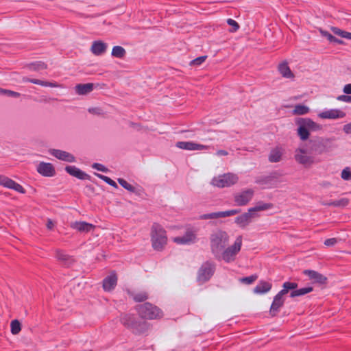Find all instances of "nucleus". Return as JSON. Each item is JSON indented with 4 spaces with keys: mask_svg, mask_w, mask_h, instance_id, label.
<instances>
[{
    "mask_svg": "<svg viewBox=\"0 0 351 351\" xmlns=\"http://www.w3.org/2000/svg\"><path fill=\"white\" fill-rule=\"evenodd\" d=\"M272 285L270 282L261 280L254 289V293L264 294L271 290Z\"/></svg>",
    "mask_w": 351,
    "mask_h": 351,
    "instance_id": "nucleus-26",
    "label": "nucleus"
},
{
    "mask_svg": "<svg viewBox=\"0 0 351 351\" xmlns=\"http://www.w3.org/2000/svg\"><path fill=\"white\" fill-rule=\"evenodd\" d=\"M337 99L346 103H351V95H341L337 97Z\"/></svg>",
    "mask_w": 351,
    "mask_h": 351,
    "instance_id": "nucleus-51",
    "label": "nucleus"
},
{
    "mask_svg": "<svg viewBox=\"0 0 351 351\" xmlns=\"http://www.w3.org/2000/svg\"><path fill=\"white\" fill-rule=\"evenodd\" d=\"M341 177L345 181L351 180V168L349 167H345L341 171Z\"/></svg>",
    "mask_w": 351,
    "mask_h": 351,
    "instance_id": "nucleus-41",
    "label": "nucleus"
},
{
    "mask_svg": "<svg viewBox=\"0 0 351 351\" xmlns=\"http://www.w3.org/2000/svg\"><path fill=\"white\" fill-rule=\"evenodd\" d=\"M118 182L125 189L132 193H136V188L132 184H129L126 180L123 178H119Z\"/></svg>",
    "mask_w": 351,
    "mask_h": 351,
    "instance_id": "nucleus-36",
    "label": "nucleus"
},
{
    "mask_svg": "<svg viewBox=\"0 0 351 351\" xmlns=\"http://www.w3.org/2000/svg\"><path fill=\"white\" fill-rule=\"evenodd\" d=\"M215 269L216 265L214 262L210 261L204 262L197 271V282L199 284H204L208 282L214 275Z\"/></svg>",
    "mask_w": 351,
    "mask_h": 351,
    "instance_id": "nucleus-8",
    "label": "nucleus"
},
{
    "mask_svg": "<svg viewBox=\"0 0 351 351\" xmlns=\"http://www.w3.org/2000/svg\"><path fill=\"white\" fill-rule=\"evenodd\" d=\"M258 278V276L256 274L251 275L250 276L243 277L240 279V281L246 285H250L253 283Z\"/></svg>",
    "mask_w": 351,
    "mask_h": 351,
    "instance_id": "nucleus-43",
    "label": "nucleus"
},
{
    "mask_svg": "<svg viewBox=\"0 0 351 351\" xmlns=\"http://www.w3.org/2000/svg\"><path fill=\"white\" fill-rule=\"evenodd\" d=\"M298 287V284L293 282H285L282 285V289L280 290L274 298L273 302L269 308V315L274 317L277 316L280 311V308L285 304L284 295L288 293L291 290L290 297L295 298L310 293L313 291L312 287H303L299 289H295Z\"/></svg>",
    "mask_w": 351,
    "mask_h": 351,
    "instance_id": "nucleus-1",
    "label": "nucleus"
},
{
    "mask_svg": "<svg viewBox=\"0 0 351 351\" xmlns=\"http://www.w3.org/2000/svg\"><path fill=\"white\" fill-rule=\"evenodd\" d=\"M151 241L152 247L156 251H162L167 242V232L158 223H154L151 228Z\"/></svg>",
    "mask_w": 351,
    "mask_h": 351,
    "instance_id": "nucleus-4",
    "label": "nucleus"
},
{
    "mask_svg": "<svg viewBox=\"0 0 351 351\" xmlns=\"http://www.w3.org/2000/svg\"><path fill=\"white\" fill-rule=\"evenodd\" d=\"M176 146L178 148L185 150H203L207 149L209 147L191 141H178Z\"/></svg>",
    "mask_w": 351,
    "mask_h": 351,
    "instance_id": "nucleus-15",
    "label": "nucleus"
},
{
    "mask_svg": "<svg viewBox=\"0 0 351 351\" xmlns=\"http://www.w3.org/2000/svg\"><path fill=\"white\" fill-rule=\"evenodd\" d=\"M330 30L334 33V34L342 38L350 40L351 38V32H346L343 29H341L337 27H330Z\"/></svg>",
    "mask_w": 351,
    "mask_h": 351,
    "instance_id": "nucleus-32",
    "label": "nucleus"
},
{
    "mask_svg": "<svg viewBox=\"0 0 351 351\" xmlns=\"http://www.w3.org/2000/svg\"><path fill=\"white\" fill-rule=\"evenodd\" d=\"M348 198L343 197L338 200L330 201V206L334 207L345 208L349 204Z\"/></svg>",
    "mask_w": 351,
    "mask_h": 351,
    "instance_id": "nucleus-35",
    "label": "nucleus"
},
{
    "mask_svg": "<svg viewBox=\"0 0 351 351\" xmlns=\"http://www.w3.org/2000/svg\"><path fill=\"white\" fill-rule=\"evenodd\" d=\"M216 154L219 156H227L228 154V153L226 150L220 149L217 152Z\"/></svg>",
    "mask_w": 351,
    "mask_h": 351,
    "instance_id": "nucleus-57",
    "label": "nucleus"
},
{
    "mask_svg": "<svg viewBox=\"0 0 351 351\" xmlns=\"http://www.w3.org/2000/svg\"><path fill=\"white\" fill-rule=\"evenodd\" d=\"M242 245V237L238 236L231 246L224 248L219 254L218 261L223 260L226 263H230L235 260L236 256L240 252Z\"/></svg>",
    "mask_w": 351,
    "mask_h": 351,
    "instance_id": "nucleus-7",
    "label": "nucleus"
},
{
    "mask_svg": "<svg viewBox=\"0 0 351 351\" xmlns=\"http://www.w3.org/2000/svg\"><path fill=\"white\" fill-rule=\"evenodd\" d=\"M0 185L22 194L25 193V189L20 184L3 175H0Z\"/></svg>",
    "mask_w": 351,
    "mask_h": 351,
    "instance_id": "nucleus-12",
    "label": "nucleus"
},
{
    "mask_svg": "<svg viewBox=\"0 0 351 351\" xmlns=\"http://www.w3.org/2000/svg\"><path fill=\"white\" fill-rule=\"evenodd\" d=\"M37 171L42 176L45 177L53 176L56 173L53 166L49 162H40L37 166Z\"/></svg>",
    "mask_w": 351,
    "mask_h": 351,
    "instance_id": "nucleus-17",
    "label": "nucleus"
},
{
    "mask_svg": "<svg viewBox=\"0 0 351 351\" xmlns=\"http://www.w3.org/2000/svg\"><path fill=\"white\" fill-rule=\"evenodd\" d=\"M88 112L93 114L97 115H103V110L100 108H90L88 110Z\"/></svg>",
    "mask_w": 351,
    "mask_h": 351,
    "instance_id": "nucleus-50",
    "label": "nucleus"
},
{
    "mask_svg": "<svg viewBox=\"0 0 351 351\" xmlns=\"http://www.w3.org/2000/svg\"><path fill=\"white\" fill-rule=\"evenodd\" d=\"M294 158L297 162L304 167H310L314 162L313 157L309 156L304 149H297L295 151Z\"/></svg>",
    "mask_w": 351,
    "mask_h": 351,
    "instance_id": "nucleus-10",
    "label": "nucleus"
},
{
    "mask_svg": "<svg viewBox=\"0 0 351 351\" xmlns=\"http://www.w3.org/2000/svg\"><path fill=\"white\" fill-rule=\"evenodd\" d=\"M56 258L66 267H69L74 262V259L72 256L60 250L56 251Z\"/></svg>",
    "mask_w": 351,
    "mask_h": 351,
    "instance_id": "nucleus-24",
    "label": "nucleus"
},
{
    "mask_svg": "<svg viewBox=\"0 0 351 351\" xmlns=\"http://www.w3.org/2000/svg\"><path fill=\"white\" fill-rule=\"evenodd\" d=\"M278 71L282 77L287 79H293L295 75L293 73L290 69L289 66L288 62L287 61H283L280 63L278 66Z\"/></svg>",
    "mask_w": 351,
    "mask_h": 351,
    "instance_id": "nucleus-22",
    "label": "nucleus"
},
{
    "mask_svg": "<svg viewBox=\"0 0 351 351\" xmlns=\"http://www.w3.org/2000/svg\"><path fill=\"white\" fill-rule=\"evenodd\" d=\"M75 91L80 95H86L93 90V84H79L75 86Z\"/></svg>",
    "mask_w": 351,
    "mask_h": 351,
    "instance_id": "nucleus-28",
    "label": "nucleus"
},
{
    "mask_svg": "<svg viewBox=\"0 0 351 351\" xmlns=\"http://www.w3.org/2000/svg\"><path fill=\"white\" fill-rule=\"evenodd\" d=\"M92 167L93 169H97V171H102V172H105L106 173V172L108 171V169L106 167H104L103 165L99 164V163H94V164H93Z\"/></svg>",
    "mask_w": 351,
    "mask_h": 351,
    "instance_id": "nucleus-48",
    "label": "nucleus"
},
{
    "mask_svg": "<svg viewBox=\"0 0 351 351\" xmlns=\"http://www.w3.org/2000/svg\"><path fill=\"white\" fill-rule=\"evenodd\" d=\"M197 231L192 228L186 230L184 235L177 237L173 239V241L178 244H191L194 243L197 239Z\"/></svg>",
    "mask_w": 351,
    "mask_h": 351,
    "instance_id": "nucleus-13",
    "label": "nucleus"
},
{
    "mask_svg": "<svg viewBox=\"0 0 351 351\" xmlns=\"http://www.w3.org/2000/svg\"><path fill=\"white\" fill-rule=\"evenodd\" d=\"M229 238L228 234L221 230H218L210 234V250L215 258H219L220 252L228 244Z\"/></svg>",
    "mask_w": 351,
    "mask_h": 351,
    "instance_id": "nucleus-3",
    "label": "nucleus"
},
{
    "mask_svg": "<svg viewBox=\"0 0 351 351\" xmlns=\"http://www.w3.org/2000/svg\"><path fill=\"white\" fill-rule=\"evenodd\" d=\"M330 44L346 45V43L343 40L338 38L335 37V36L330 34Z\"/></svg>",
    "mask_w": 351,
    "mask_h": 351,
    "instance_id": "nucleus-46",
    "label": "nucleus"
},
{
    "mask_svg": "<svg viewBox=\"0 0 351 351\" xmlns=\"http://www.w3.org/2000/svg\"><path fill=\"white\" fill-rule=\"evenodd\" d=\"M343 91L346 95H351V84H347L344 86Z\"/></svg>",
    "mask_w": 351,
    "mask_h": 351,
    "instance_id": "nucleus-54",
    "label": "nucleus"
},
{
    "mask_svg": "<svg viewBox=\"0 0 351 351\" xmlns=\"http://www.w3.org/2000/svg\"><path fill=\"white\" fill-rule=\"evenodd\" d=\"M254 191L252 189H247L234 195V202L238 206L246 205L252 198Z\"/></svg>",
    "mask_w": 351,
    "mask_h": 351,
    "instance_id": "nucleus-14",
    "label": "nucleus"
},
{
    "mask_svg": "<svg viewBox=\"0 0 351 351\" xmlns=\"http://www.w3.org/2000/svg\"><path fill=\"white\" fill-rule=\"evenodd\" d=\"M295 123L298 126V135L302 141H306L309 138L310 131H317L322 128L320 125L309 118H298Z\"/></svg>",
    "mask_w": 351,
    "mask_h": 351,
    "instance_id": "nucleus-5",
    "label": "nucleus"
},
{
    "mask_svg": "<svg viewBox=\"0 0 351 351\" xmlns=\"http://www.w3.org/2000/svg\"><path fill=\"white\" fill-rule=\"evenodd\" d=\"M279 175L277 172H273L270 175L259 178L256 182L265 188H274L276 186Z\"/></svg>",
    "mask_w": 351,
    "mask_h": 351,
    "instance_id": "nucleus-11",
    "label": "nucleus"
},
{
    "mask_svg": "<svg viewBox=\"0 0 351 351\" xmlns=\"http://www.w3.org/2000/svg\"><path fill=\"white\" fill-rule=\"evenodd\" d=\"M139 316L145 319H158L163 316V313L158 306L149 302L137 305L136 306Z\"/></svg>",
    "mask_w": 351,
    "mask_h": 351,
    "instance_id": "nucleus-6",
    "label": "nucleus"
},
{
    "mask_svg": "<svg viewBox=\"0 0 351 351\" xmlns=\"http://www.w3.org/2000/svg\"><path fill=\"white\" fill-rule=\"evenodd\" d=\"M340 243L341 245H345V241L341 239L337 238H330V248L334 247L335 244ZM332 250L330 249V251Z\"/></svg>",
    "mask_w": 351,
    "mask_h": 351,
    "instance_id": "nucleus-49",
    "label": "nucleus"
},
{
    "mask_svg": "<svg viewBox=\"0 0 351 351\" xmlns=\"http://www.w3.org/2000/svg\"><path fill=\"white\" fill-rule=\"evenodd\" d=\"M346 114L339 109H330V119H336L346 117Z\"/></svg>",
    "mask_w": 351,
    "mask_h": 351,
    "instance_id": "nucleus-37",
    "label": "nucleus"
},
{
    "mask_svg": "<svg viewBox=\"0 0 351 351\" xmlns=\"http://www.w3.org/2000/svg\"><path fill=\"white\" fill-rule=\"evenodd\" d=\"M51 154L54 157L63 161L73 162H75V157L71 154L65 151L60 149H52L51 151Z\"/></svg>",
    "mask_w": 351,
    "mask_h": 351,
    "instance_id": "nucleus-20",
    "label": "nucleus"
},
{
    "mask_svg": "<svg viewBox=\"0 0 351 351\" xmlns=\"http://www.w3.org/2000/svg\"><path fill=\"white\" fill-rule=\"evenodd\" d=\"M66 171L72 176H74L80 180H90V176L82 171L75 166H66L65 167Z\"/></svg>",
    "mask_w": 351,
    "mask_h": 351,
    "instance_id": "nucleus-19",
    "label": "nucleus"
},
{
    "mask_svg": "<svg viewBox=\"0 0 351 351\" xmlns=\"http://www.w3.org/2000/svg\"><path fill=\"white\" fill-rule=\"evenodd\" d=\"M47 227L49 230H52L53 228L54 227V224H53V222L51 219H49L47 220Z\"/></svg>",
    "mask_w": 351,
    "mask_h": 351,
    "instance_id": "nucleus-56",
    "label": "nucleus"
},
{
    "mask_svg": "<svg viewBox=\"0 0 351 351\" xmlns=\"http://www.w3.org/2000/svg\"><path fill=\"white\" fill-rule=\"evenodd\" d=\"M107 48L106 43L101 40H96L93 42L90 51L95 56H101L106 52Z\"/></svg>",
    "mask_w": 351,
    "mask_h": 351,
    "instance_id": "nucleus-21",
    "label": "nucleus"
},
{
    "mask_svg": "<svg viewBox=\"0 0 351 351\" xmlns=\"http://www.w3.org/2000/svg\"><path fill=\"white\" fill-rule=\"evenodd\" d=\"M227 23L229 25H230L233 27V29H232L233 32H236L239 29V25L236 21H234L232 19H228L227 20Z\"/></svg>",
    "mask_w": 351,
    "mask_h": 351,
    "instance_id": "nucleus-47",
    "label": "nucleus"
},
{
    "mask_svg": "<svg viewBox=\"0 0 351 351\" xmlns=\"http://www.w3.org/2000/svg\"><path fill=\"white\" fill-rule=\"evenodd\" d=\"M5 89L0 88V95H4Z\"/></svg>",
    "mask_w": 351,
    "mask_h": 351,
    "instance_id": "nucleus-59",
    "label": "nucleus"
},
{
    "mask_svg": "<svg viewBox=\"0 0 351 351\" xmlns=\"http://www.w3.org/2000/svg\"><path fill=\"white\" fill-rule=\"evenodd\" d=\"M47 68V65L42 61H38L31 64L30 69L33 71L44 70Z\"/></svg>",
    "mask_w": 351,
    "mask_h": 351,
    "instance_id": "nucleus-38",
    "label": "nucleus"
},
{
    "mask_svg": "<svg viewBox=\"0 0 351 351\" xmlns=\"http://www.w3.org/2000/svg\"><path fill=\"white\" fill-rule=\"evenodd\" d=\"M324 244L326 245H329V239L325 240Z\"/></svg>",
    "mask_w": 351,
    "mask_h": 351,
    "instance_id": "nucleus-60",
    "label": "nucleus"
},
{
    "mask_svg": "<svg viewBox=\"0 0 351 351\" xmlns=\"http://www.w3.org/2000/svg\"><path fill=\"white\" fill-rule=\"evenodd\" d=\"M273 207V204L271 203H265L263 202H259L256 204V205L252 208H249L250 212H252L255 213V212L266 210L270 209Z\"/></svg>",
    "mask_w": 351,
    "mask_h": 351,
    "instance_id": "nucleus-31",
    "label": "nucleus"
},
{
    "mask_svg": "<svg viewBox=\"0 0 351 351\" xmlns=\"http://www.w3.org/2000/svg\"><path fill=\"white\" fill-rule=\"evenodd\" d=\"M95 175L99 178H100L101 180H104L105 182H106L107 184H108L109 185L114 187V188H118V186L117 184V183L112 180L110 178L108 177V176H104L102 174H99V173H95Z\"/></svg>",
    "mask_w": 351,
    "mask_h": 351,
    "instance_id": "nucleus-40",
    "label": "nucleus"
},
{
    "mask_svg": "<svg viewBox=\"0 0 351 351\" xmlns=\"http://www.w3.org/2000/svg\"><path fill=\"white\" fill-rule=\"evenodd\" d=\"M255 217H256L255 213L248 210L247 213H244L243 214L235 218V223L240 228H245L251 223L252 219Z\"/></svg>",
    "mask_w": 351,
    "mask_h": 351,
    "instance_id": "nucleus-16",
    "label": "nucleus"
},
{
    "mask_svg": "<svg viewBox=\"0 0 351 351\" xmlns=\"http://www.w3.org/2000/svg\"><path fill=\"white\" fill-rule=\"evenodd\" d=\"M320 32L329 40V33L328 32L320 29Z\"/></svg>",
    "mask_w": 351,
    "mask_h": 351,
    "instance_id": "nucleus-58",
    "label": "nucleus"
},
{
    "mask_svg": "<svg viewBox=\"0 0 351 351\" xmlns=\"http://www.w3.org/2000/svg\"><path fill=\"white\" fill-rule=\"evenodd\" d=\"M207 56H199L193 60L191 61L190 65L191 66H200L203 62H205L206 60Z\"/></svg>",
    "mask_w": 351,
    "mask_h": 351,
    "instance_id": "nucleus-44",
    "label": "nucleus"
},
{
    "mask_svg": "<svg viewBox=\"0 0 351 351\" xmlns=\"http://www.w3.org/2000/svg\"><path fill=\"white\" fill-rule=\"evenodd\" d=\"M319 117L323 119H329V110L319 113Z\"/></svg>",
    "mask_w": 351,
    "mask_h": 351,
    "instance_id": "nucleus-55",
    "label": "nucleus"
},
{
    "mask_svg": "<svg viewBox=\"0 0 351 351\" xmlns=\"http://www.w3.org/2000/svg\"><path fill=\"white\" fill-rule=\"evenodd\" d=\"M117 277L115 274H111L103 280V288L105 291H110L116 287Z\"/></svg>",
    "mask_w": 351,
    "mask_h": 351,
    "instance_id": "nucleus-23",
    "label": "nucleus"
},
{
    "mask_svg": "<svg viewBox=\"0 0 351 351\" xmlns=\"http://www.w3.org/2000/svg\"><path fill=\"white\" fill-rule=\"evenodd\" d=\"M219 212L211 213L208 214H204L200 216L201 219H218L219 217Z\"/></svg>",
    "mask_w": 351,
    "mask_h": 351,
    "instance_id": "nucleus-45",
    "label": "nucleus"
},
{
    "mask_svg": "<svg viewBox=\"0 0 351 351\" xmlns=\"http://www.w3.org/2000/svg\"><path fill=\"white\" fill-rule=\"evenodd\" d=\"M239 213H240V210L234 209V210H226V211H219V217L222 218V217H227L232 216V215H234Z\"/></svg>",
    "mask_w": 351,
    "mask_h": 351,
    "instance_id": "nucleus-42",
    "label": "nucleus"
},
{
    "mask_svg": "<svg viewBox=\"0 0 351 351\" xmlns=\"http://www.w3.org/2000/svg\"><path fill=\"white\" fill-rule=\"evenodd\" d=\"M335 313H336V311H335L334 312H332V315H335Z\"/></svg>",
    "mask_w": 351,
    "mask_h": 351,
    "instance_id": "nucleus-61",
    "label": "nucleus"
},
{
    "mask_svg": "<svg viewBox=\"0 0 351 351\" xmlns=\"http://www.w3.org/2000/svg\"><path fill=\"white\" fill-rule=\"evenodd\" d=\"M128 293L131 298H132V299L136 302H144V301L147 300L149 298L148 293L145 291H139L137 293H135V292L131 291H128Z\"/></svg>",
    "mask_w": 351,
    "mask_h": 351,
    "instance_id": "nucleus-29",
    "label": "nucleus"
},
{
    "mask_svg": "<svg viewBox=\"0 0 351 351\" xmlns=\"http://www.w3.org/2000/svg\"><path fill=\"white\" fill-rule=\"evenodd\" d=\"M111 54L113 57L122 58L125 56L126 51L123 47L121 46H114L112 48Z\"/></svg>",
    "mask_w": 351,
    "mask_h": 351,
    "instance_id": "nucleus-34",
    "label": "nucleus"
},
{
    "mask_svg": "<svg viewBox=\"0 0 351 351\" xmlns=\"http://www.w3.org/2000/svg\"><path fill=\"white\" fill-rule=\"evenodd\" d=\"M23 82H31L34 84L40 85L43 86H49V87H60V85L58 84L56 82H45L38 79H32L29 78L27 77H23Z\"/></svg>",
    "mask_w": 351,
    "mask_h": 351,
    "instance_id": "nucleus-27",
    "label": "nucleus"
},
{
    "mask_svg": "<svg viewBox=\"0 0 351 351\" xmlns=\"http://www.w3.org/2000/svg\"><path fill=\"white\" fill-rule=\"evenodd\" d=\"M309 108L302 104L295 105L294 109L292 111V114L294 115H304L309 112Z\"/></svg>",
    "mask_w": 351,
    "mask_h": 351,
    "instance_id": "nucleus-33",
    "label": "nucleus"
},
{
    "mask_svg": "<svg viewBox=\"0 0 351 351\" xmlns=\"http://www.w3.org/2000/svg\"><path fill=\"white\" fill-rule=\"evenodd\" d=\"M343 131L346 134H351V122L347 124H345L343 127Z\"/></svg>",
    "mask_w": 351,
    "mask_h": 351,
    "instance_id": "nucleus-53",
    "label": "nucleus"
},
{
    "mask_svg": "<svg viewBox=\"0 0 351 351\" xmlns=\"http://www.w3.org/2000/svg\"><path fill=\"white\" fill-rule=\"evenodd\" d=\"M71 228L81 232H88L94 228V226L85 221H75L71 224Z\"/></svg>",
    "mask_w": 351,
    "mask_h": 351,
    "instance_id": "nucleus-25",
    "label": "nucleus"
},
{
    "mask_svg": "<svg viewBox=\"0 0 351 351\" xmlns=\"http://www.w3.org/2000/svg\"><path fill=\"white\" fill-rule=\"evenodd\" d=\"M10 326H11V332L13 335L18 334L21 330V324L17 319L12 320L11 322Z\"/></svg>",
    "mask_w": 351,
    "mask_h": 351,
    "instance_id": "nucleus-39",
    "label": "nucleus"
},
{
    "mask_svg": "<svg viewBox=\"0 0 351 351\" xmlns=\"http://www.w3.org/2000/svg\"><path fill=\"white\" fill-rule=\"evenodd\" d=\"M282 151L280 147L273 149L269 155V161L271 162H278L282 158Z\"/></svg>",
    "mask_w": 351,
    "mask_h": 351,
    "instance_id": "nucleus-30",
    "label": "nucleus"
},
{
    "mask_svg": "<svg viewBox=\"0 0 351 351\" xmlns=\"http://www.w3.org/2000/svg\"><path fill=\"white\" fill-rule=\"evenodd\" d=\"M303 274L307 276L313 282L324 284L327 281L326 277L314 270L306 269L304 270Z\"/></svg>",
    "mask_w": 351,
    "mask_h": 351,
    "instance_id": "nucleus-18",
    "label": "nucleus"
},
{
    "mask_svg": "<svg viewBox=\"0 0 351 351\" xmlns=\"http://www.w3.org/2000/svg\"><path fill=\"white\" fill-rule=\"evenodd\" d=\"M4 95L8 97H19L20 96L19 93L14 92L13 90H8V89H5Z\"/></svg>",
    "mask_w": 351,
    "mask_h": 351,
    "instance_id": "nucleus-52",
    "label": "nucleus"
},
{
    "mask_svg": "<svg viewBox=\"0 0 351 351\" xmlns=\"http://www.w3.org/2000/svg\"><path fill=\"white\" fill-rule=\"evenodd\" d=\"M121 323L134 334L146 332L149 325L145 321L139 320L134 314L123 313L120 315Z\"/></svg>",
    "mask_w": 351,
    "mask_h": 351,
    "instance_id": "nucleus-2",
    "label": "nucleus"
},
{
    "mask_svg": "<svg viewBox=\"0 0 351 351\" xmlns=\"http://www.w3.org/2000/svg\"><path fill=\"white\" fill-rule=\"evenodd\" d=\"M238 181V177L237 175L228 173H225L222 176H219L217 178H214L212 180V184L219 188L229 187Z\"/></svg>",
    "mask_w": 351,
    "mask_h": 351,
    "instance_id": "nucleus-9",
    "label": "nucleus"
},
{
    "mask_svg": "<svg viewBox=\"0 0 351 351\" xmlns=\"http://www.w3.org/2000/svg\"><path fill=\"white\" fill-rule=\"evenodd\" d=\"M350 40H351V38H350Z\"/></svg>",
    "mask_w": 351,
    "mask_h": 351,
    "instance_id": "nucleus-62",
    "label": "nucleus"
}]
</instances>
